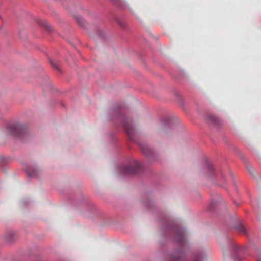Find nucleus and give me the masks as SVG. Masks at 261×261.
Here are the masks:
<instances>
[{"label": "nucleus", "instance_id": "obj_3", "mask_svg": "<svg viewBox=\"0 0 261 261\" xmlns=\"http://www.w3.org/2000/svg\"><path fill=\"white\" fill-rule=\"evenodd\" d=\"M240 231L244 233L246 232V228L243 226H240Z\"/></svg>", "mask_w": 261, "mask_h": 261}, {"label": "nucleus", "instance_id": "obj_5", "mask_svg": "<svg viewBox=\"0 0 261 261\" xmlns=\"http://www.w3.org/2000/svg\"><path fill=\"white\" fill-rule=\"evenodd\" d=\"M259 261H261V257L258 258Z\"/></svg>", "mask_w": 261, "mask_h": 261}, {"label": "nucleus", "instance_id": "obj_2", "mask_svg": "<svg viewBox=\"0 0 261 261\" xmlns=\"http://www.w3.org/2000/svg\"><path fill=\"white\" fill-rule=\"evenodd\" d=\"M172 259L173 261H184L185 256L182 252H177L173 255Z\"/></svg>", "mask_w": 261, "mask_h": 261}, {"label": "nucleus", "instance_id": "obj_1", "mask_svg": "<svg viewBox=\"0 0 261 261\" xmlns=\"http://www.w3.org/2000/svg\"><path fill=\"white\" fill-rule=\"evenodd\" d=\"M207 121L211 125L215 126H220L223 123L222 121L219 117L214 115L209 116Z\"/></svg>", "mask_w": 261, "mask_h": 261}, {"label": "nucleus", "instance_id": "obj_4", "mask_svg": "<svg viewBox=\"0 0 261 261\" xmlns=\"http://www.w3.org/2000/svg\"><path fill=\"white\" fill-rule=\"evenodd\" d=\"M51 63L52 65H53V66H54L55 67H56V66H55V65H54L52 62H51Z\"/></svg>", "mask_w": 261, "mask_h": 261}, {"label": "nucleus", "instance_id": "obj_6", "mask_svg": "<svg viewBox=\"0 0 261 261\" xmlns=\"http://www.w3.org/2000/svg\"><path fill=\"white\" fill-rule=\"evenodd\" d=\"M112 1L115 2L116 0H111Z\"/></svg>", "mask_w": 261, "mask_h": 261}]
</instances>
